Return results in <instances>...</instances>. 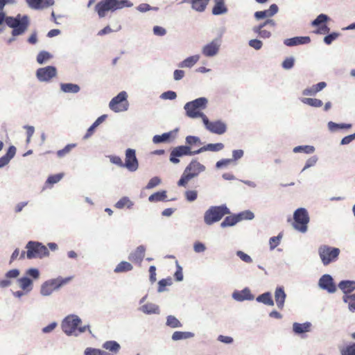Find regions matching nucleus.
I'll list each match as a JSON object with an SVG mask.
<instances>
[{"label": "nucleus", "mask_w": 355, "mask_h": 355, "mask_svg": "<svg viewBox=\"0 0 355 355\" xmlns=\"http://www.w3.org/2000/svg\"><path fill=\"white\" fill-rule=\"evenodd\" d=\"M3 21L8 26L12 28V36L22 35L27 30L29 25L28 17L26 15L21 16L19 14L15 17H6L3 12H0V25Z\"/></svg>", "instance_id": "f257e3e1"}, {"label": "nucleus", "mask_w": 355, "mask_h": 355, "mask_svg": "<svg viewBox=\"0 0 355 355\" xmlns=\"http://www.w3.org/2000/svg\"><path fill=\"white\" fill-rule=\"evenodd\" d=\"M132 3L128 0H102L95 6V10L99 17H105L109 11L114 12L124 7H130Z\"/></svg>", "instance_id": "f03ea898"}, {"label": "nucleus", "mask_w": 355, "mask_h": 355, "mask_svg": "<svg viewBox=\"0 0 355 355\" xmlns=\"http://www.w3.org/2000/svg\"><path fill=\"white\" fill-rule=\"evenodd\" d=\"M26 248L27 250L26 252H21L20 254V259H23L25 258V256L28 259H37V258H43L49 255V250L47 248L42 245L41 243L36 241H29L26 245Z\"/></svg>", "instance_id": "7ed1b4c3"}, {"label": "nucleus", "mask_w": 355, "mask_h": 355, "mask_svg": "<svg viewBox=\"0 0 355 355\" xmlns=\"http://www.w3.org/2000/svg\"><path fill=\"white\" fill-rule=\"evenodd\" d=\"M71 277H58L44 282L40 288V293L44 296L51 295L54 291H58L62 286L67 284L71 280Z\"/></svg>", "instance_id": "20e7f679"}, {"label": "nucleus", "mask_w": 355, "mask_h": 355, "mask_svg": "<svg viewBox=\"0 0 355 355\" xmlns=\"http://www.w3.org/2000/svg\"><path fill=\"white\" fill-rule=\"evenodd\" d=\"M81 320L75 315L67 316L62 322V329L68 336L72 335L76 330L79 333H83L89 328V326L79 327Z\"/></svg>", "instance_id": "39448f33"}, {"label": "nucleus", "mask_w": 355, "mask_h": 355, "mask_svg": "<svg viewBox=\"0 0 355 355\" xmlns=\"http://www.w3.org/2000/svg\"><path fill=\"white\" fill-rule=\"evenodd\" d=\"M207 103V98L203 97L187 103L184 105L187 115L190 118L201 117L203 120V116L206 115L201 112V110L206 107Z\"/></svg>", "instance_id": "423d86ee"}, {"label": "nucleus", "mask_w": 355, "mask_h": 355, "mask_svg": "<svg viewBox=\"0 0 355 355\" xmlns=\"http://www.w3.org/2000/svg\"><path fill=\"white\" fill-rule=\"evenodd\" d=\"M230 213V209L225 205L211 207L205 213V223L208 225H212L221 220L224 216Z\"/></svg>", "instance_id": "0eeeda50"}, {"label": "nucleus", "mask_w": 355, "mask_h": 355, "mask_svg": "<svg viewBox=\"0 0 355 355\" xmlns=\"http://www.w3.org/2000/svg\"><path fill=\"white\" fill-rule=\"evenodd\" d=\"M293 227L300 232H306L307 230V225L309 222V216L307 211L304 208L296 209L293 214Z\"/></svg>", "instance_id": "6e6552de"}, {"label": "nucleus", "mask_w": 355, "mask_h": 355, "mask_svg": "<svg viewBox=\"0 0 355 355\" xmlns=\"http://www.w3.org/2000/svg\"><path fill=\"white\" fill-rule=\"evenodd\" d=\"M319 255L324 266L335 261L340 254V250L327 245H322L319 248Z\"/></svg>", "instance_id": "1a4fd4ad"}, {"label": "nucleus", "mask_w": 355, "mask_h": 355, "mask_svg": "<svg viewBox=\"0 0 355 355\" xmlns=\"http://www.w3.org/2000/svg\"><path fill=\"white\" fill-rule=\"evenodd\" d=\"M127 97L125 92H121L111 100L109 104L110 108L115 112L126 111L129 105Z\"/></svg>", "instance_id": "9d476101"}, {"label": "nucleus", "mask_w": 355, "mask_h": 355, "mask_svg": "<svg viewBox=\"0 0 355 355\" xmlns=\"http://www.w3.org/2000/svg\"><path fill=\"white\" fill-rule=\"evenodd\" d=\"M275 25V21L273 19H267L263 24L254 26L252 31L261 38L267 39L272 35V31L274 29Z\"/></svg>", "instance_id": "9b49d317"}, {"label": "nucleus", "mask_w": 355, "mask_h": 355, "mask_svg": "<svg viewBox=\"0 0 355 355\" xmlns=\"http://www.w3.org/2000/svg\"><path fill=\"white\" fill-rule=\"evenodd\" d=\"M196 154H198V153H195V150H191L190 146H179L171 150L170 154V161L173 164H178L180 162L178 157L184 155L191 156Z\"/></svg>", "instance_id": "f8f14e48"}, {"label": "nucleus", "mask_w": 355, "mask_h": 355, "mask_svg": "<svg viewBox=\"0 0 355 355\" xmlns=\"http://www.w3.org/2000/svg\"><path fill=\"white\" fill-rule=\"evenodd\" d=\"M203 123L206 128L212 133L222 135L227 130L225 123L220 121H209L207 116H203Z\"/></svg>", "instance_id": "ddd939ff"}, {"label": "nucleus", "mask_w": 355, "mask_h": 355, "mask_svg": "<svg viewBox=\"0 0 355 355\" xmlns=\"http://www.w3.org/2000/svg\"><path fill=\"white\" fill-rule=\"evenodd\" d=\"M123 167L129 171L134 172L139 168V162L136 157L135 150L128 148L125 150V159L123 162Z\"/></svg>", "instance_id": "4468645a"}, {"label": "nucleus", "mask_w": 355, "mask_h": 355, "mask_svg": "<svg viewBox=\"0 0 355 355\" xmlns=\"http://www.w3.org/2000/svg\"><path fill=\"white\" fill-rule=\"evenodd\" d=\"M57 75V69L55 67L47 66L40 68L36 71V76L41 82H49Z\"/></svg>", "instance_id": "2eb2a0df"}, {"label": "nucleus", "mask_w": 355, "mask_h": 355, "mask_svg": "<svg viewBox=\"0 0 355 355\" xmlns=\"http://www.w3.org/2000/svg\"><path fill=\"white\" fill-rule=\"evenodd\" d=\"M220 40L216 39L205 45L202 49V53L206 57H212L216 55L219 51Z\"/></svg>", "instance_id": "dca6fc26"}, {"label": "nucleus", "mask_w": 355, "mask_h": 355, "mask_svg": "<svg viewBox=\"0 0 355 355\" xmlns=\"http://www.w3.org/2000/svg\"><path fill=\"white\" fill-rule=\"evenodd\" d=\"M146 248L144 245L138 246L135 251L131 252L128 257V259L132 263L141 265L144 256Z\"/></svg>", "instance_id": "f3484780"}, {"label": "nucleus", "mask_w": 355, "mask_h": 355, "mask_svg": "<svg viewBox=\"0 0 355 355\" xmlns=\"http://www.w3.org/2000/svg\"><path fill=\"white\" fill-rule=\"evenodd\" d=\"M319 286L329 293H334L336 290L333 279L329 275L322 276L319 280Z\"/></svg>", "instance_id": "a211bd4d"}, {"label": "nucleus", "mask_w": 355, "mask_h": 355, "mask_svg": "<svg viewBox=\"0 0 355 355\" xmlns=\"http://www.w3.org/2000/svg\"><path fill=\"white\" fill-rule=\"evenodd\" d=\"M184 170L195 178L205 170V166L194 159L189 164Z\"/></svg>", "instance_id": "6ab92c4d"}, {"label": "nucleus", "mask_w": 355, "mask_h": 355, "mask_svg": "<svg viewBox=\"0 0 355 355\" xmlns=\"http://www.w3.org/2000/svg\"><path fill=\"white\" fill-rule=\"evenodd\" d=\"M28 6L33 9L40 10L54 4L53 0H26Z\"/></svg>", "instance_id": "aec40b11"}, {"label": "nucleus", "mask_w": 355, "mask_h": 355, "mask_svg": "<svg viewBox=\"0 0 355 355\" xmlns=\"http://www.w3.org/2000/svg\"><path fill=\"white\" fill-rule=\"evenodd\" d=\"M311 42V39L308 36L304 37H295L284 40V44L288 46H293L299 44H309Z\"/></svg>", "instance_id": "412c9836"}, {"label": "nucleus", "mask_w": 355, "mask_h": 355, "mask_svg": "<svg viewBox=\"0 0 355 355\" xmlns=\"http://www.w3.org/2000/svg\"><path fill=\"white\" fill-rule=\"evenodd\" d=\"M327 84L325 82H320L311 87L306 88L303 90L302 94L304 96H314L320 91L322 90Z\"/></svg>", "instance_id": "4be33fe9"}, {"label": "nucleus", "mask_w": 355, "mask_h": 355, "mask_svg": "<svg viewBox=\"0 0 355 355\" xmlns=\"http://www.w3.org/2000/svg\"><path fill=\"white\" fill-rule=\"evenodd\" d=\"M209 1L210 0H189L188 2L191 4L192 9L197 12H202L205 10Z\"/></svg>", "instance_id": "5701e85b"}, {"label": "nucleus", "mask_w": 355, "mask_h": 355, "mask_svg": "<svg viewBox=\"0 0 355 355\" xmlns=\"http://www.w3.org/2000/svg\"><path fill=\"white\" fill-rule=\"evenodd\" d=\"M215 5L212 8V14L219 15L227 12V8L225 6L224 0H214Z\"/></svg>", "instance_id": "b1692460"}, {"label": "nucleus", "mask_w": 355, "mask_h": 355, "mask_svg": "<svg viewBox=\"0 0 355 355\" xmlns=\"http://www.w3.org/2000/svg\"><path fill=\"white\" fill-rule=\"evenodd\" d=\"M275 298L278 308L282 309L286 299V293L282 288H277L275 292Z\"/></svg>", "instance_id": "393cba45"}, {"label": "nucleus", "mask_w": 355, "mask_h": 355, "mask_svg": "<svg viewBox=\"0 0 355 355\" xmlns=\"http://www.w3.org/2000/svg\"><path fill=\"white\" fill-rule=\"evenodd\" d=\"M224 148V145L222 143H216V144H209L206 146H204L201 148H200L198 150H195V153H202L205 151H213V152H217L223 150Z\"/></svg>", "instance_id": "a878e982"}, {"label": "nucleus", "mask_w": 355, "mask_h": 355, "mask_svg": "<svg viewBox=\"0 0 355 355\" xmlns=\"http://www.w3.org/2000/svg\"><path fill=\"white\" fill-rule=\"evenodd\" d=\"M233 297L238 301H243L245 300H252L254 296L248 288H245L241 291L234 292Z\"/></svg>", "instance_id": "bb28decb"}, {"label": "nucleus", "mask_w": 355, "mask_h": 355, "mask_svg": "<svg viewBox=\"0 0 355 355\" xmlns=\"http://www.w3.org/2000/svg\"><path fill=\"white\" fill-rule=\"evenodd\" d=\"M311 324L310 322L297 323L295 322L293 325V331L297 334L309 332L311 330Z\"/></svg>", "instance_id": "cd10ccee"}, {"label": "nucleus", "mask_w": 355, "mask_h": 355, "mask_svg": "<svg viewBox=\"0 0 355 355\" xmlns=\"http://www.w3.org/2000/svg\"><path fill=\"white\" fill-rule=\"evenodd\" d=\"M338 287L341 289L345 295H348L355 289V282L354 281H342L339 283Z\"/></svg>", "instance_id": "c85d7f7f"}, {"label": "nucleus", "mask_w": 355, "mask_h": 355, "mask_svg": "<svg viewBox=\"0 0 355 355\" xmlns=\"http://www.w3.org/2000/svg\"><path fill=\"white\" fill-rule=\"evenodd\" d=\"M19 286L26 293L31 291L33 288V281L27 277H23L18 279Z\"/></svg>", "instance_id": "c756f323"}, {"label": "nucleus", "mask_w": 355, "mask_h": 355, "mask_svg": "<svg viewBox=\"0 0 355 355\" xmlns=\"http://www.w3.org/2000/svg\"><path fill=\"white\" fill-rule=\"evenodd\" d=\"M60 87L62 92L65 93H78L80 91V87L73 83H62Z\"/></svg>", "instance_id": "7c9ffc66"}, {"label": "nucleus", "mask_w": 355, "mask_h": 355, "mask_svg": "<svg viewBox=\"0 0 355 355\" xmlns=\"http://www.w3.org/2000/svg\"><path fill=\"white\" fill-rule=\"evenodd\" d=\"M133 268L132 264L128 261L120 262L114 268V271L116 273L125 272L132 270Z\"/></svg>", "instance_id": "2f4dec72"}, {"label": "nucleus", "mask_w": 355, "mask_h": 355, "mask_svg": "<svg viewBox=\"0 0 355 355\" xmlns=\"http://www.w3.org/2000/svg\"><path fill=\"white\" fill-rule=\"evenodd\" d=\"M141 310L146 314L159 313V306L153 303H147L143 305Z\"/></svg>", "instance_id": "473e14b6"}, {"label": "nucleus", "mask_w": 355, "mask_h": 355, "mask_svg": "<svg viewBox=\"0 0 355 355\" xmlns=\"http://www.w3.org/2000/svg\"><path fill=\"white\" fill-rule=\"evenodd\" d=\"M257 301L268 306H273L274 302L270 293H265L257 297Z\"/></svg>", "instance_id": "72a5a7b5"}, {"label": "nucleus", "mask_w": 355, "mask_h": 355, "mask_svg": "<svg viewBox=\"0 0 355 355\" xmlns=\"http://www.w3.org/2000/svg\"><path fill=\"white\" fill-rule=\"evenodd\" d=\"M200 59L198 55L190 56L183 60L180 64V67H193Z\"/></svg>", "instance_id": "f704fd0d"}, {"label": "nucleus", "mask_w": 355, "mask_h": 355, "mask_svg": "<svg viewBox=\"0 0 355 355\" xmlns=\"http://www.w3.org/2000/svg\"><path fill=\"white\" fill-rule=\"evenodd\" d=\"M103 347L114 354L119 352L120 345L116 341H107L103 345Z\"/></svg>", "instance_id": "c9c22d12"}, {"label": "nucleus", "mask_w": 355, "mask_h": 355, "mask_svg": "<svg viewBox=\"0 0 355 355\" xmlns=\"http://www.w3.org/2000/svg\"><path fill=\"white\" fill-rule=\"evenodd\" d=\"M133 206V202L128 197L121 198L116 204L115 207L117 209H123L127 207L128 209Z\"/></svg>", "instance_id": "e433bc0d"}, {"label": "nucleus", "mask_w": 355, "mask_h": 355, "mask_svg": "<svg viewBox=\"0 0 355 355\" xmlns=\"http://www.w3.org/2000/svg\"><path fill=\"white\" fill-rule=\"evenodd\" d=\"M194 334L191 332L188 331H175L172 335V339L173 340H179L182 339H187L192 338Z\"/></svg>", "instance_id": "4c0bfd02"}, {"label": "nucleus", "mask_w": 355, "mask_h": 355, "mask_svg": "<svg viewBox=\"0 0 355 355\" xmlns=\"http://www.w3.org/2000/svg\"><path fill=\"white\" fill-rule=\"evenodd\" d=\"M237 223H239V220L236 217V215H231L225 217L224 220L220 223V226L224 228L230 226H233L236 225Z\"/></svg>", "instance_id": "58836bf2"}, {"label": "nucleus", "mask_w": 355, "mask_h": 355, "mask_svg": "<svg viewBox=\"0 0 355 355\" xmlns=\"http://www.w3.org/2000/svg\"><path fill=\"white\" fill-rule=\"evenodd\" d=\"M301 101L306 105H308L314 107H320L322 105V101L318 98H303L301 99Z\"/></svg>", "instance_id": "ea45409f"}, {"label": "nucleus", "mask_w": 355, "mask_h": 355, "mask_svg": "<svg viewBox=\"0 0 355 355\" xmlns=\"http://www.w3.org/2000/svg\"><path fill=\"white\" fill-rule=\"evenodd\" d=\"M343 300L345 303L348 304V307L350 311H355V294L344 295Z\"/></svg>", "instance_id": "a19ab883"}, {"label": "nucleus", "mask_w": 355, "mask_h": 355, "mask_svg": "<svg viewBox=\"0 0 355 355\" xmlns=\"http://www.w3.org/2000/svg\"><path fill=\"white\" fill-rule=\"evenodd\" d=\"M193 178V175L187 172L185 170L183 172L180 179L178 182V187H186L187 186L188 182Z\"/></svg>", "instance_id": "79ce46f5"}, {"label": "nucleus", "mask_w": 355, "mask_h": 355, "mask_svg": "<svg viewBox=\"0 0 355 355\" xmlns=\"http://www.w3.org/2000/svg\"><path fill=\"white\" fill-rule=\"evenodd\" d=\"M193 178V175L187 172L185 170L183 172L180 179L178 182V187H186L187 186L188 182Z\"/></svg>", "instance_id": "37998d69"}, {"label": "nucleus", "mask_w": 355, "mask_h": 355, "mask_svg": "<svg viewBox=\"0 0 355 355\" xmlns=\"http://www.w3.org/2000/svg\"><path fill=\"white\" fill-rule=\"evenodd\" d=\"M166 198V191H158L150 195L148 198L150 202H158L164 200Z\"/></svg>", "instance_id": "c03bdc74"}, {"label": "nucleus", "mask_w": 355, "mask_h": 355, "mask_svg": "<svg viewBox=\"0 0 355 355\" xmlns=\"http://www.w3.org/2000/svg\"><path fill=\"white\" fill-rule=\"evenodd\" d=\"M236 215L239 222H240L241 220H252L254 217L253 212H252L250 210H245V211H241Z\"/></svg>", "instance_id": "a18cd8bd"}, {"label": "nucleus", "mask_w": 355, "mask_h": 355, "mask_svg": "<svg viewBox=\"0 0 355 355\" xmlns=\"http://www.w3.org/2000/svg\"><path fill=\"white\" fill-rule=\"evenodd\" d=\"M76 146V144H67L64 148L57 151V155L58 157H63L69 154L71 150Z\"/></svg>", "instance_id": "49530a36"}, {"label": "nucleus", "mask_w": 355, "mask_h": 355, "mask_svg": "<svg viewBox=\"0 0 355 355\" xmlns=\"http://www.w3.org/2000/svg\"><path fill=\"white\" fill-rule=\"evenodd\" d=\"M315 148L312 146H296L293 149L294 153H305L306 154H310L313 153Z\"/></svg>", "instance_id": "de8ad7c7"}, {"label": "nucleus", "mask_w": 355, "mask_h": 355, "mask_svg": "<svg viewBox=\"0 0 355 355\" xmlns=\"http://www.w3.org/2000/svg\"><path fill=\"white\" fill-rule=\"evenodd\" d=\"M166 324L172 328L181 327V322L173 315L167 317Z\"/></svg>", "instance_id": "09e8293b"}, {"label": "nucleus", "mask_w": 355, "mask_h": 355, "mask_svg": "<svg viewBox=\"0 0 355 355\" xmlns=\"http://www.w3.org/2000/svg\"><path fill=\"white\" fill-rule=\"evenodd\" d=\"M186 143L187 144V146H190L191 148L193 146H199L201 144L199 137L191 135L186 137Z\"/></svg>", "instance_id": "8fccbe9b"}, {"label": "nucleus", "mask_w": 355, "mask_h": 355, "mask_svg": "<svg viewBox=\"0 0 355 355\" xmlns=\"http://www.w3.org/2000/svg\"><path fill=\"white\" fill-rule=\"evenodd\" d=\"M171 132H166L162 135H155L153 138V141L155 144H159L168 141L171 137Z\"/></svg>", "instance_id": "3c124183"}, {"label": "nucleus", "mask_w": 355, "mask_h": 355, "mask_svg": "<svg viewBox=\"0 0 355 355\" xmlns=\"http://www.w3.org/2000/svg\"><path fill=\"white\" fill-rule=\"evenodd\" d=\"M51 58V55L47 51H41L37 56V62L39 64H43Z\"/></svg>", "instance_id": "603ef678"}, {"label": "nucleus", "mask_w": 355, "mask_h": 355, "mask_svg": "<svg viewBox=\"0 0 355 355\" xmlns=\"http://www.w3.org/2000/svg\"><path fill=\"white\" fill-rule=\"evenodd\" d=\"M85 355H110L107 352L98 349L87 347L85 350Z\"/></svg>", "instance_id": "864d4df0"}, {"label": "nucleus", "mask_w": 355, "mask_h": 355, "mask_svg": "<svg viewBox=\"0 0 355 355\" xmlns=\"http://www.w3.org/2000/svg\"><path fill=\"white\" fill-rule=\"evenodd\" d=\"M341 355H355V343L349 345L340 349Z\"/></svg>", "instance_id": "5fc2aeb1"}, {"label": "nucleus", "mask_w": 355, "mask_h": 355, "mask_svg": "<svg viewBox=\"0 0 355 355\" xmlns=\"http://www.w3.org/2000/svg\"><path fill=\"white\" fill-rule=\"evenodd\" d=\"M329 19L327 15L324 14L319 15L317 18L312 21V26H318L321 24L325 23Z\"/></svg>", "instance_id": "6e6d98bb"}, {"label": "nucleus", "mask_w": 355, "mask_h": 355, "mask_svg": "<svg viewBox=\"0 0 355 355\" xmlns=\"http://www.w3.org/2000/svg\"><path fill=\"white\" fill-rule=\"evenodd\" d=\"M198 192L195 190H188L185 192V198L189 202H193L197 199Z\"/></svg>", "instance_id": "4d7b16f0"}, {"label": "nucleus", "mask_w": 355, "mask_h": 355, "mask_svg": "<svg viewBox=\"0 0 355 355\" xmlns=\"http://www.w3.org/2000/svg\"><path fill=\"white\" fill-rule=\"evenodd\" d=\"M160 183H161V180L159 178L153 177L149 180L146 188L147 189H153V188L158 186Z\"/></svg>", "instance_id": "13d9d810"}, {"label": "nucleus", "mask_w": 355, "mask_h": 355, "mask_svg": "<svg viewBox=\"0 0 355 355\" xmlns=\"http://www.w3.org/2000/svg\"><path fill=\"white\" fill-rule=\"evenodd\" d=\"M171 279H162L158 282V291L162 292L165 290V287L168 285H171Z\"/></svg>", "instance_id": "bf43d9fd"}, {"label": "nucleus", "mask_w": 355, "mask_h": 355, "mask_svg": "<svg viewBox=\"0 0 355 355\" xmlns=\"http://www.w3.org/2000/svg\"><path fill=\"white\" fill-rule=\"evenodd\" d=\"M62 176L63 175L61 173L50 175L46 180V183L50 184L57 183L62 179Z\"/></svg>", "instance_id": "052dcab7"}, {"label": "nucleus", "mask_w": 355, "mask_h": 355, "mask_svg": "<svg viewBox=\"0 0 355 355\" xmlns=\"http://www.w3.org/2000/svg\"><path fill=\"white\" fill-rule=\"evenodd\" d=\"M282 236H273L270 239L269 243L271 250L275 249L280 243Z\"/></svg>", "instance_id": "680f3d73"}, {"label": "nucleus", "mask_w": 355, "mask_h": 355, "mask_svg": "<svg viewBox=\"0 0 355 355\" xmlns=\"http://www.w3.org/2000/svg\"><path fill=\"white\" fill-rule=\"evenodd\" d=\"M272 17V16L270 14L268 9L263 10V11H257L254 13V17L257 19H263V18H266V17Z\"/></svg>", "instance_id": "e2e57ef3"}, {"label": "nucleus", "mask_w": 355, "mask_h": 355, "mask_svg": "<svg viewBox=\"0 0 355 355\" xmlns=\"http://www.w3.org/2000/svg\"><path fill=\"white\" fill-rule=\"evenodd\" d=\"M249 46L256 50H259L261 49L263 43L259 40L253 39L249 41Z\"/></svg>", "instance_id": "0e129e2a"}, {"label": "nucleus", "mask_w": 355, "mask_h": 355, "mask_svg": "<svg viewBox=\"0 0 355 355\" xmlns=\"http://www.w3.org/2000/svg\"><path fill=\"white\" fill-rule=\"evenodd\" d=\"M236 255L245 263L252 262V258L248 254H245L242 251H237Z\"/></svg>", "instance_id": "69168bd1"}, {"label": "nucleus", "mask_w": 355, "mask_h": 355, "mask_svg": "<svg viewBox=\"0 0 355 355\" xmlns=\"http://www.w3.org/2000/svg\"><path fill=\"white\" fill-rule=\"evenodd\" d=\"M339 36V34L337 33H332L327 36L324 37V42L325 44H331V42L335 40L336 39H337V37Z\"/></svg>", "instance_id": "338daca9"}, {"label": "nucleus", "mask_w": 355, "mask_h": 355, "mask_svg": "<svg viewBox=\"0 0 355 355\" xmlns=\"http://www.w3.org/2000/svg\"><path fill=\"white\" fill-rule=\"evenodd\" d=\"M26 275L37 279L40 277V272L37 268H30L26 270Z\"/></svg>", "instance_id": "774afa93"}]
</instances>
